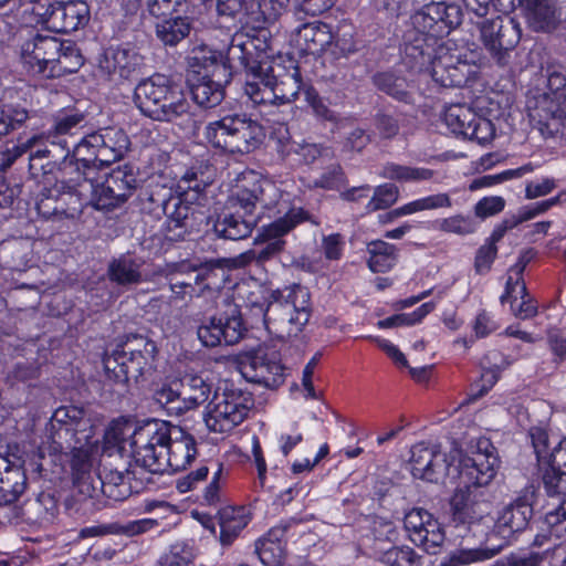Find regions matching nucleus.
Listing matches in <instances>:
<instances>
[{"label":"nucleus","mask_w":566,"mask_h":566,"mask_svg":"<svg viewBox=\"0 0 566 566\" xmlns=\"http://www.w3.org/2000/svg\"><path fill=\"white\" fill-rule=\"evenodd\" d=\"M230 59L247 71L244 93L253 104H286L295 101L301 80L294 61L274 54L265 30H241L230 42Z\"/></svg>","instance_id":"obj_1"},{"label":"nucleus","mask_w":566,"mask_h":566,"mask_svg":"<svg viewBox=\"0 0 566 566\" xmlns=\"http://www.w3.org/2000/svg\"><path fill=\"white\" fill-rule=\"evenodd\" d=\"M103 144L97 132L84 136L67 153L62 163V179L57 182L62 192L74 193L97 210H108L127 199V186L120 170L112 174L101 170L99 147Z\"/></svg>","instance_id":"obj_2"},{"label":"nucleus","mask_w":566,"mask_h":566,"mask_svg":"<svg viewBox=\"0 0 566 566\" xmlns=\"http://www.w3.org/2000/svg\"><path fill=\"white\" fill-rule=\"evenodd\" d=\"M410 453L412 476L431 483L450 478L474 486L488 485L500 463L494 447L486 439L479 440L467 453L454 448L447 454L439 446L424 442L412 446Z\"/></svg>","instance_id":"obj_3"},{"label":"nucleus","mask_w":566,"mask_h":566,"mask_svg":"<svg viewBox=\"0 0 566 566\" xmlns=\"http://www.w3.org/2000/svg\"><path fill=\"white\" fill-rule=\"evenodd\" d=\"M244 184L229 199L233 213L224 214L214 223L216 233L224 239L240 240L248 237L256 223L253 216L256 205L271 208L281 198V191L269 178L249 172Z\"/></svg>","instance_id":"obj_4"},{"label":"nucleus","mask_w":566,"mask_h":566,"mask_svg":"<svg viewBox=\"0 0 566 566\" xmlns=\"http://www.w3.org/2000/svg\"><path fill=\"white\" fill-rule=\"evenodd\" d=\"M136 107L147 117L170 122L181 127L193 124L191 104L184 92L161 74H155L137 84L134 91Z\"/></svg>","instance_id":"obj_5"},{"label":"nucleus","mask_w":566,"mask_h":566,"mask_svg":"<svg viewBox=\"0 0 566 566\" xmlns=\"http://www.w3.org/2000/svg\"><path fill=\"white\" fill-rule=\"evenodd\" d=\"M21 59L29 73L48 78L74 73L83 65V56L73 42L42 34L23 43Z\"/></svg>","instance_id":"obj_6"},{"label":"nucleus","mask_w":566,"mask_h":566,"mask_svg":"<svg viewBox=\"0 0 566 566\" xmlns=\"http://www.w3.org/2000/svg\"><path fill=\"white\" fill-rule=\"evenodd\" d=\"M264 313L266 328L279 338L296 336L311 316V295L302 285L286 286L271 293Z\"/></svg>","instance_id":"obj_7"},{"label":"nucleus","mask_w":566,"mask_h":566,"mask_svg":"<svg viewBox=\"0 0 566 566\" xmlns=\"http://www.w3.org/2000/svg\"><path fill=\"white\" fill-rule=\"evenodd\" d=\"M500 115L499 102L490 97H480L474 108L460 103L447 106L443 122L452 134L476 140L479 144H488L495 137V120Z\"/></svg>","instance_id":"obj_8"},{"label":"nucleus","mask_w":566,"mask_h":566,"mask_svg":"<svg viewBox=\"0 0 566 566\" xmlns=\"http://www.w3.org/2000/svg\"><path fill=\"white\" fill-rule=\"evenodd\" d=\"M526 107L532 119L545 126L548 134L566 137V75L548 71L544 86L530 91Z\"/></svg>","instance_id":"obj_9"},{"label":"nucleus","mask_w":566,"mask_h":566,"mask_svg":"<svg viewBox=\"0 0 566 566\" xmlns=\"http://www.w3.org/2000/svg\"><path fill=\"white\" fill-rule=\"evenodd\" d=\"M211 175H200L195 170H188L176 184L175 197L166 205L167 212V237L169 240H180L191 227V219L195 214V205L203 199L206 188L211 184Z\"/></svg>","instance_id":"obj_10"},{"label":"nucleus","mask_w":566,"mask_h":566,"mask_svg":"<svg viewBox=\"0 0 566 566\" xmlns=\"http://www.w3.org/2000/svg\"><path fill=\"white\" fill-rule=\"evenodd\" d=\"M206 142L229 154L254 150L264 137L262 126L244 115H228L205 126Z\"/></svg>","instance_id":"obj_11"},{"label":"nucleus","mask_w":566,"mask_h":566,"mask_svg":"<svg viewBox=\"0 0 566 566\" xmlns=\"http://www.w3.org/2000/svg\"><path fill=\"white\" fill-rule=\"evenodd\" d=\"M158 348L154 340L135 336L122 349L104 359V367L117 382L138 381L156 369Z\"/></svg>","instance_id":"obj_12"},{"label":"nucleus","mask_w":566,"mask_h":566,"mask_svg":"<svg viewBox=\"0 0 566 566\" xmlns=\"http://www.w3.org/2000/svg\"><path fill=\"white\" fill-rule=\"evenodd\" d=\"M170 436V426L167 422L148 420L137 427L133 440H129V455L138 467L150 473L169 472L165 457Z\"/></svg>","instance_id":"obj_13"},{"label":"nucleus","mask_w":566,"mask_h":566,"mask_svg":"<svg viewBox=\"0 0 566 566\" xmlns=\"http://www.w3.org/2000/svg\"><path fill=\"white\" fill-rule=\"evenodd\" d=\"M253 403L250 392L233 385H226L221 391L214 392L206 406L205 423L210 431L230 432L248 418Z\"/></svg>","instance_id":"obj_14"},{"label":"nucleus","mask_w":566,"mask_h":566,"mask_svg":"<svg viewBox=\"0 0 566 566\" xmlns=\"http://www.w3.org/2000/svg\"><path fill=\"white\" fill-rule=\"evenodd\" d=\"M53 418L73 431L75 444L72 450V468L76 473L87 472L102 453L98 441L93 439V426L83 409L75 406L59 408Z\"/></svg>","instance_id":"obj_15"},{"label":"nucleus","mask_w":566,"mask_h":566,"mask_svg":"<svg viewBox=\"0 0 566 566\" xmlns=\"http://www.w3.org/2000/svg\"><path fill=\"white\" fill-rule=\"evenodd\" d=\"M31 11L40 17L45 27L54 32L76 31L88 21V6L81 0L50 3L49 0H32Z\"/></svg>","instance_id":"obj_16"},{"label":"nucleus","mask_w":566,"mask_h":566,"mask_svg":"<svg viewBox=\"0 0 566 566\" xmlns=\"http://www.w3.org/2000/svg\"><path fill=\"white\" fill-rule=\"evenodd\" d=\"M307 212L300 207H292L284 211L283 216L273 222L263 226L259 233L256 241L262 242L264 245L260 249L250 250L241 256L251 260L258 259L264 261L282 251L285 241L283 235L293 230L296 226L307 220Z\"/></svg>","instance_id":"obj_17"},{"label":"nucleus","mask_w":566,"mask_h":566,"mask_svg":"<svg viewBox=\"0 0 566 566\" xmlns=\"http://www.w3.org/2000/svg\"><path fill=\"white\" fill-rule=\"evenodd\" d=\"M405 528L410 541L429 554H437L446 539L440 522L423 509H412L405 515Z\"/></svg>","instance_id":"obj_18"},{"label":"nucleus","mask_w":566,"mask_h":566,"mask_svg":"<svg viewBox=\"0 0 566 566\" xmlns=\"http://www.w3.org/2000/svg\"><path fill=\"white\" fill-rule=\"evenodd\" d=\"M428 72L436 83L444 87L462 86L475 75L474 65L444 46L437 50Z\"/></svg>","instance_id":"obj_19"},{"label":"nucleus","mask_w":566,"mask_h":566,"mask_svg":"<svg viewBox=\"0 0 566 566\" xmlns=\"http://www.w3.org/2000/svg\"><path fill=\"white\" fill-rule=\"evenodd\" d=\"M239 370L248 381L262 384L266 387L277 386L283 378V366L276 354L269 355L262 349L241 357Z\"/></svg>","instance_id":"obj_20"},{"label":"nucleus","mask_w":566,"mask_h":566,"mask_svg":"<svg viewBox=\"0 0 566 566\" xmlns=\"http://www.w3.org/2000/svg\"><path fill=\"white\" fill-rule=\"evenodd\" d=\"M526 268V261L520 259L509 270L505 293L502 295V302H509L512 314L520 319H528L537 314L536 301L526 290L523 280V272Z\"/></svg>","instance_id":"obj_21"},{"label":"nucleus","mask_w":566,"mask_h":566,"mask_svg":"<svg viewBox=\"0 0 566 566\" xmlns=\"http://www.w3.org/2000/svg\"><path fill=\"white\" fill-rule=\"evenodd\" d=\"M245 332L242 318L237 311L230 315L210 317L197 331L198 338L207 347L221 344L233 345L238 343Z\"/></svg>","instance_id":"obj_22"},{"label":"nucleus","mask_w":566,"mask_h":566,"mask_svg":"<svg viewBox=\"0 0 566 566\" xmlns=\"http://www.w3.org/2000/svg\"><path fill=\"white\" fill-rule=\"evenodd\" d=\"M464 484L465 488L457 489L450 497V517L454 527L463 526L470 530L483 520L486 511L476 494L469 489V484Z\"/></svg>","instance_id":"obj_23"},{"label":"nucleus","mask_w":566,"mask_h":566,"mask_svg":"<svg viewBox=\"0 0 566 566\" xmlns=\"http://www.w3.org/2000/svg\"><path fill=\"white\" fill-rule=\"evenodd\" d=\"M239 59H230V46L227 55L208 46L193 49L190 57V66L198 76H214L220 80L230 78L231 70Z\"/></svg>","instance_id":"obj_24"},{"label":"nucleus","mask_w":566,"mask_h":566,"mask_svg":"<svg viewBox=\"0 0 566 566\" xmlns=\"http://www.w3.org/2000/svg\"><path fill=\"white\" fill-rule=\"evenodd\" d=\"M334 40L331 27L321 21L298 25L291 33V44L301 53L317 54L323 52Z\"/></svg>","instance_id":"obj_25"},{"label":"nucleus","mask_w":566,"mask_h":566,"mask_svg":"<svg viewBox=\"0 0 566 566\" xmlns=\"http://www.w3.org/2000/svg\"><path fill=\"white\" fill-rule=\"evenodd\" d=\"M171 436L167 442L169 472L185 470L197 454L195 439L178 427H170Z\"/></svg>","instance_id":"obj_26"},{"label":"nucleus","mask_w":566,"mask_h":566,"mask_svg":"<svg viewBox=\"0 0 566 566\" xmlns=\"http://www.w3.org/2000/svg\"><path fill=\"white\" fill-rule=\"evenodd\" d=\"M184 387L182 398L177 406L170 408L176 413H184L206 402L211 394L212 384L202 374L187 373L180 380Z\"/></svg>","instance_id":"obj_27"},{"label":"nucleus","mask_w":566,"mask_h":566,"mask_svg":"<svg viewBox=\"0 0 566 566\" xmlns=\"http://www.w3.org/2000/svg\"><path fill=\"white\" fill-rule=\"evenodd\" d=\"M142 64V56L132 48L117 46L105 50L99 67L109 75L129 77Z\"/></svg>","instance_id":"obj_28"},{"label":"nucleus","mask_w":566,"mask_h":566,"mask_svg":"<svg viewBox=\"0 0 566 566\" xmlns=\"http://www.w3.org/2000/svg\"><path fill=\"white\" fill-rule=\"evenodd\" d=\"M503 545L490 546L488 539L479 546H469L461 543L452 549L441 562V566H470L492 559L502 551Z\"/></svg>","instance_id":"obj_29"},{"label":"nucleus","mask_w":566,"mask_h":566,"mask_svg":"<svg viewBox=\"0 0 566 566\" xmlns=\"http://www.w3.org/2000/svg\"><path fill=\"white\" fill-rule=\"evenodd\" d=\"M137 427L128 420L112 421L104 434L101 447L102 453L108 457L114 454L129 455V440H133Z\"/></svg>","instance_id":"obj_30"},{"label":"nucleus","mask_w":566,"mask_h":566,"mask_svg":"<svg viewBox=\"0 0 566 566\" xmlns=\"http://www.w3.org/2000/svg\"><path fill=\"white\" fill-rule=\"evenodd\" d=\"M533 509L526 499H517L504 507L496 521V530L503 538L524 530L532 517Z\"/></svg>","instance_id":"obj_31"},{"label":"nucleus","mask_w":566,"mask_h":566,"mask_svg":"<svg viewBox=\"0 0 566 566\" xmlns=\"http://www.w3.org/2000/svg\"><path fill=\"white\" fill-rule=\"evenodd\" d=\"M103 144L99 146L101 166H109L111 164L122 159L127 153L130 142L126 133L116 127L102 128L97 132Z\"/></svg>","instance_id":"obj_32"},{"label":"nucleus","mask_w":566,"mask_h":566,"mask_svg":"<svg viewBox=\"0 0 566 566\" xmlns=\"http://www.w3.org/2000/svg\"><path fill=\"white\" fill-rule=\"evenodd\" d=\"M480 38L484 46L491 52V54L496 56L500 62L503 61L505 52L513 49L518 41V36L514 41L505 42L503 40V20L501 17H495L481 22Z\"/></svg>","instance_id":"obj_33"},{"label":"nucleus","mask_w":566,"mask_h":566,"mask_svg":"<svg viewBox=\"0 0 566 566\" xmlns=\"http://www.w3.org/2000/svg\"><path fill=\"white\" fill-rule=\"evenodd\" d=\"M531 27L536 31H551L557 23V10L553 0H520Z\"/></svg>","instance_id":"obj_34"},{"label":"nucleus","mask_w":566,"mask_h":566,"mask_svg":"<svg viewBox=\"0 0 566 566\" xmlns=\"http://www.w3.org/2000/svg\"><path fill=\"white\" fill-rule=\"evenodd\" d=\"M284 535L283 528L275 527L256 542V553L264 566H282L285 559Z\"/></svg>","instance_id":"obj_35"},{"label":"nucleus","mask_w":566,"mask_h":566,"mask_svg":"<svg viewBox=\"0 0 566 566\" xmlns=\"http://www.w3.org/2000/svg\"><path fill=\"white\" fill-rule=\"evenodd\" d=\"M230 78L220 80L214 76H198L197 82L191 86V94L195 102L205 107H214L224 97V84Z\"/></svg>","instance_id":"obj_36"},{"label":"nucleus","mask_w":566,"mask_h":566,"mask_svg":"<svg viewBox=\"0 0 566 566\" xmlns=\"http://www.w3.org/2000/svg\"><path fill=\"white\" fill-rule=\"evenodd\" d=\"M564 538H566V497L555 510L546 513L541 532L535 537V544L542 546L549 541Z\"/></svg>","instance_id":"obj_37"},{"label":"nucleus","mask_w":566,"mask_h":566,"mask_svg":"<svg viewBox=\"0 0 566 566\" xmlns=\"http://www.w3.org/2000/svg\"><path fill=\"white\" fill-rule=\"evenodd\" d=\"M369 253L368 266L374 273H385L394 268L397 262L395 245L381 240H376L367 245Z\"/></svg>","instance_id":"obj_38"},{"label":"nucleus","mask_w":566,"mask_h":566,"mask_svg":"<svg viewBox=\"0 0 566 566\" xmlns=\"http://www.w3.org/2000/svg\"><path fill=\"white\" fill-rule=\"evenodd\" d=\"M190 30L191 21L188 17L165 19L156 25V34L166 45H176L188 36Z\"/></svg>","instance_id":"obj_39"},{"label":"nucleus","mask_w":566,"mask_h":566,"mask_svg":"<svg viewBox=\"0 0 566 566\" xmlns=\"http://www.w3.org/2000/svg\"><path fill=\"white\" fill-rule=\"evenodd\" d=\"M250 516L245 507H231L221 515L220 541L224 545L232 543L233 538L248 525Z\"/></svg>","instance_id":"obj_40"},{"label":"nucleus","mask_w":566,"mask_h":566,"mask_svg":"<svg viewBox=\"0 0 566 566\" xmlns=\"http://www.w3.org/2000/svg\"><path fill=\"white\" fill-rule=\"evenodd\" d=\"M451 207V197L447 192H438L409 201L400 206V210L398 212L411 216L423 211L449 209Z\"/></svg>","instance_id":"obj_41"},{"label":"nucleus","mask_w":566,"mask_h":566,"mask_svg":"<svg viewBox=\"0 0 566 566\" xmlns=\"http://www.w3.org/2000/svg\"><path fill=\"white\" fill-rule=\"evenodd\" d=\"M108 275L112 281L118 284H133L142 280L139 263L129 256H120L114 260L109 264Z\"/></svg>","instance_id":"obj_42"},{"label":"nucleus","mask_w":566,"mask_h":566,"mask_svg":"<svg viewBox=\"0 0 566 566\" xmlns=\"http://www.w3.org/2000/svg\"><path fill=\"white\" fill-rule=\"evenodd\" d=\"M434 302H427L411 313L397 314L378 321L377 326L382 329L399 326H412L420 323L429 313L434 310Z\"/></svg>","instance_id":"obj_43"},{"label":"nucleus","mask_w":566,"mask_h":566,"mask_svg":"<svg viewBox=\"0 0 566 566\" xmlns=\"http://www.w3.org/2000/svg\"><path fill=\"white\" fill-rule=\"evenodd\" d=\"M433 176L432 170L423 167H410L396 164L387 165L384 169V177L401 182H418L429 180Z\"/></svg>","instance_id":"obj_44"},{"label":"nucleus","mask_w":566,"mask_h":566,"mask_svg":"<svg viewBox=\"0 0 566 566\" xmlns=\"http://www.w3.org/2000/svg\"><path fill=\"white\" fill-rule=\"evenodd\" d=\"M379 558L388 566H419L420 564V557L409 546H392Z\"/></svg>","instance_id":"obj_45"},{"label":"nucleus","mask_w":566,"mask_h":566,"mask_svg":"<svg viewBox=\"0 0 566 566\" xmlns=\"http://www.w3.org/2000/svg\"><path fill=\"white\" fill-rule=\"evenodd\" d=\"M437 229L458 235L471 234L476 229V223L469 216L453 214L438 221Z\"/></svg>","instance_id":"obj_46"},{"label":"nucleus","mask_w":566,"mask_h":566,"mask_svg":"<svg viewBox=\"0 0 566 566\" xmlns=\"http://www.w3.org/2000/svg\"><path fill=\"white\" fill-rule=\"evenodd\" d=\"M399 198V189L392 184L380 185L375 188L371 199L367 203L368 211L386 209Z\"/></svg>","instance_id":"obj_47"},{"label":"nucleus","mask_w":566,"mask_h":566,"mask_svg":"<svg viewBox=\"0 0 566 566\" xmlns=\"http://www.w3.org/2000/svg\"><path fill=\"white\" fill-rule=\"evenodd\" d=\"M193 555L185 544H175L159 560L158 566H192Z\"/></svg>","instance_id":"obj_48"},{"label":"nucleus","mask_w":566,"mask_h":566,"mask_svg":"<svg viewBox=\"0 0 566 566\" xmlns=\"http://www.w3.org/2000/svg\"><path fill=\"white\" fill-rule=\"evenodd\" d=\"M28 118V113L24 108L14 106H4L0 108V136L14 129L17 126L23 124Z\"/></svg>","instance_id":"obj_49"},{"label":"nucleus","mask_w":566,"mask_h":566,"mask_svg":"<svg viewBox=\"0 0 566 566\" xmlns=\"http://www.w3.org/2000/svg\"><path fill=\"white\" fill-rule=\"evenodd\" d=\"M505 200L500 196L483 197L474 206V214L480 219H486L503 211Z\"/></svg>","instance_id":"obj_50"},{"label":"nucleus","mask_w":566,"mask_h":566,"mask_svg":"<svg viewBox=\"0 0 566 566\" xmlns=\"http://www.w3.org/2000/svg\"><path fill=\"white\" fill-rule=\"evenodd\" d=\"M543 482L549 495L566 494V472L549 465Z\"/></svg>","instance_id":"obj_51"},{"label":"nucleus","mask_w":566,"mask_h":566,"mask_svg":"<svg viewBox=\"0 0 566 566\" xmlns=\"http://www.w3.org/2000/svg\"><path fill=\"white\" fill-rule=\"evenodd\" d=\"M186 0H147L149 12L155 17H165L182 11Z\"/></svg>","instance_id":"obj_52"},{"label":"nucleus","mask_w":566,"mask_h":566,"mask_svg":"<svg viewBox=\"0 0 566 566\" xmlns=\"http://www.w3.org/2000/svg\"><path fill=\"white\" fill-rule=\"evenodd\" d=\"M559 200H560V196H556L554 198H551V199H547V200H544L541 202H536L531 206L523 207L518 211V214L514 216V217H515L516 221H518V224H520L524 221L535 218L538 214L544 213L549 208L557 205L559 202Z\"/></svg>","instance_id":"obj_53"},{"label":"nucleus","mask_w":566,"mask_h":566,"mask_svg":"<svg viewBox=\"0 0 566 566\" xmlns=\"http://www.w3.org/2000/svg\"><path fill=\"white\" fill-rule=\"evenodd\" d=\"M530 436L538 460L546 461L552 452L547 431L539 427H533L530 430Z\"/></svg>","instance_id":"obj_54"},{"label":"nucleus","mask_w":566,"mask_h":566,"mask_svg":"<svg viewBox=\"0 0 566 566\" xmlns=\"http://www.w3.org/2000/svg\"><path fill=\"white\" fill-rule=\"evenodd\" d=\"M336 0H294V8L296 11L303 12L307 15H319L329 10Z\"/></svg>","instance_id":"obj_55"},{"label":"nucleus","mask_w":566,"mask_h":566,"mask_svg":"<svg viewBox=\"0 0 566 566\" xmlns=\"http://www.w3.org/2000/svg\"><path fill=\"white\" fill-rule=\"evenodd\" d=\"M318 363V355L312 357V359L305 365L302 375V386L305 399H319L321 394L316 391L313 385V375L315 367Z\"/></svg>","instance_id":"obj_56"},{"label":"nucleus","mask_w":566,"mask_h":566,"mask_svg":"<svg viewBox=\"0 0 566 566\" xmlns=\"http://www.w3.org/2000/svg\"><path fill=\"white\" fill-rule=\"evenodd\" d=\"M556 188L554 178H542L535 181H530L525 186V197L527 199H535L538 197L551 193Z\"/></svg>","instance_id":"obj_57"},{"label":"nucleus","mask_w":566,"mask_h":566,"mask_svg":"<svg viewBox=\"0 0 566 566\" xmlns=\"http://www.w3.org/2000/svg\"><path fill=\"white\" fill-rule=\"evenodd\" d=\"M291 0H259V8L266 21L276 20L289 7Z\"/></svg>","instance_id":"obj_58"},{"label":"nucleus","mask_w":566,"mask_h":566,"mask_svg":"<svg viewBox=\"0 0 566 566\" xmlns=\"http://www.w3.org/2000/svg\"><path fill=\"white\" fill-rule=\"evenodd\" d=\"M497 254V248L493 243L482 245L475 256V269L479 273H485L491 269Z\"/></svg>","instance_id":"obj_59"},{"label":"nucleus","mask_w":566,"mask_h":566,"mask_svg":"<svg viewBox=\"0 0 566 566\" xmlns=\"http://www.w3.org/2000/svg\"><path fill=\"white\" fill-rule=\"evenodd\" d=\"M181 392L178 389L177 381L175 382H168L165 381L161 384L159 388L155 391V399L160 405H169L177 402L179 405Z\"/></svg>","instance_id":"obj_60"},{"label":"nucleus","mask_w":566,"mask_h":566,"mask_svg":"<svg viewBox=\"0 0 566 566\" xmlns=\"http://www.w3.org/2000/svg\"><path fill=\"white\" fill-rule=\"evenodd\" d=\"M83 120L84 116L80 113H69L57 116L54 124L55 135L72 134V130Z\"/></svg>","instance_id":"obj_61"},{"label":"nucleus","mask_w":566,"mask_h":566,"mask_svg":"<svg viewBox=\"0 0 566 566\" xmlns=\"http://www.w3.org/2000/svg\"><path fill=\"white\" fill-rule=\"evenodd\" d=\"M323 252L326 260H338L342 256L344 242L339 234H329L323 238Z\"/></svg>","instance_id":"obj_62"},{"label":"nucleus","mask_w":566,"mask_h":566,"mask_svg":"<svg viewBox=\"0 0 566 566\" xmlns=\"http://www.w3.org/2000/svg\"><path fill=\"white\" fill-rule=\"evenodd\" d=\"M251 287L245 295L247 302L250 306L258 307L264 314L269 304L266 303V297L271 296L272 292L255 283Z\"/></svg>","instance_id":"obj_63"},{"label":"nucleus","mask_w":566,"mask_h":566,"mask_svg":"<svg viewBox=\"0 0 566 566\" xmlns=\"http://www.w3.org/2000/svg\"><path fill=\"white\" fill-rule=\"evenodd\" d=\"M551 467L566 472V439L560 440L546 460Z\"/></svg>","instance_id":"obj_64"}]
</instances>
